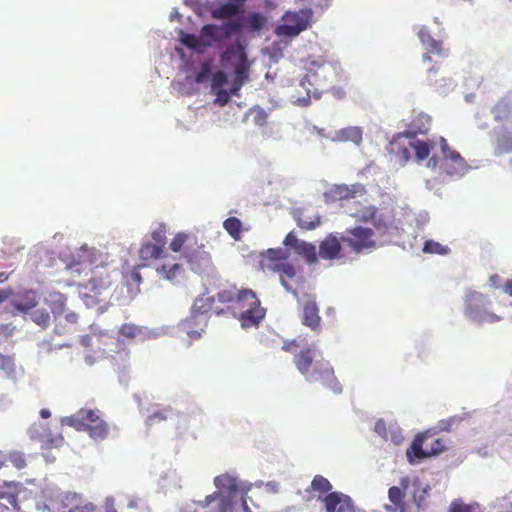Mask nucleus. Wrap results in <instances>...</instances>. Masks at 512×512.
<instances>
[{
	"instance_id": "nucleus-1",
	"label": "nucleus",
	"mask_w": 512,
	"mask_h": 512,
	"mask_svg": "<svg viewBox=\"0 0 512 512\" xmlns=\"http://www.w3.org/2000/svg\"><path fill=\"white\" fill-rule=\"evenodd\" d=\"M293 363L308 382H320L334 393H341L342 387L335 377L333 367L328 360L322 357L317 359L314 348L302 349L294 355Z\"/></svg>"
},
{
	"instance_id": "nucleus-2",
	"label": "nucleus",
	"mask_w": 512,
	"mask_h": 512,
	"mask_svg": "<svg viewBox=\"0 0 512 512\" xmlns=\"http://www.w3.org/2000/svg\"><path fill=\"white\" fill-rule=\"evenodd\" d=\"M169 247L173 252H180L189 268L195 273H204L212 268L210 253L205 250V245L193 233H177Z\"/></svg>"
},
{
	"instance_id": "nucleus-3",
	"label": "nucleus",
	"mask_w": 512,
	"mask_h": 512,
	"mask_svg": "<svg viewBox=\"0 0 512 512\" xmlns=\"http://www.w3.org/2000/svg\"><path fill=\"white\" fill-rule=\"evenodd\" d=\"M64 423L77 431L87 432L97 441L106 439L109 434V425L103 420L98 409L81 408L75 414L66 417Z\"/></svg>"
},
{
	"instance_id": "nucleus-4",
	"label": "nucleus",
	"mask_w": 512,
	"mask_h": 512,
	"mask_svg": "<svg viewBox=\"0 0 512 512\" xmlns=\"http://www.w3.org/2000/svg\"><path fill=\"white\" fill-rule=\"evenodd\" d=\"M234 312L239 313V321L244 328L257 327L266 315L256 293L249 288L239 290Z\"/></svg>"
},
{
	"instance_id": "nucleus-5",
	"label": "nucleus",
	"mask_w": 512,
	"mask_h": 512,
	"mask_svg": "<svg viewBox=\"0 0 512 512\" xmlns=\"http://www.w3.org/2000/svg\"><path fill=\"white\" fill-rule=\"evenodd\" d=\"M215 313L221 315L225 313V309L216 303L214 296H199L191 307L190 316L184 321L183 326L191 337H199L200 332L193 330L194 325H198L200 330H204L207 325V315Z\"/></svg>"
},
{
	"instance_id": "nucleus-6",
	"label": "nucleus",
	"mask_w": 512,
	"mask_h": 512,
	"mask_svg": "<svg viewBox=\"0 0 512 512\" xmlns=\"http://www.w3.org/2000/svg\"><path fill=\"white\" fill-rule=\"evenodd\" d=\"M113 283L111 272L107 267L96 268L87 283L80 286V296L88 307L103 301L102 294Z\"/></svg>"
},
{
	"instance_id": "nucleus-7",
	"label": "nucleus",
	"mask_w": 512,
	"mask_h": 512,
	"mask_svg": "<svg viewBox=\"0 0 512 512\" xmlns=\"http://www.w3.org/2000/svg\"><path fill=\"white\" fill-rule=\"evenodd\" d=\"M490 301L487 296L469 291L465 296L464 314L472 321L478 323H494L501 318L489 310Z\"/></svg>"
},
{
	"instance_id": "nucleus-8",
	"label": "nucleus",
	"mask_w": 512,
	"mask_h": 512,
	"mask_svg": "<svg viewBox=\"0 0 512 512\" xmlns=\"http://www.w3.org/2000/svg\"><path fill=\"white\" fill-rule=\"evenodd\" d=\"M234 503L232 495L219 491L206 496L204 501L187 503L180 512H233Z\"/></svg>"
},
{
	"instance_id": "nucleus-9",
	"label": "nucleus",
	"mask_w": 512,
	"mask_h": 512,
	"mask_svg": "<svg viewBox=\"0 0 512 512\" xmlns=\"http://www.w3.org/2000/svg\"><path fill=\"white\" fill-rule=\"evenodd\" d=\"M311 9H300L298 11H287L283 17V23L276 27L275 34L278 37L293 38L306 30L312 18Z\"/></svg>"
},
{
	"instance_id": "nucleus-10",
	"label": "nucleus",
	"mask_w": 512,
	"mask_h": 512,
	"mask_svg": "<svg viewBox=\"0 0 512 512\" xmlns=\"http://www.w3.org/2000/svg\"><path fill=\"white\" fill-rule=\"evenodd\" d=\"M438 143L442 152L441 168L442 170L451 176H462L468 169L469 165L461 154L453 150L447 140L440 136L438 137Z\"/></svg>"
},
{
	"instance_id": "nucleus-11",
	"label": "nucleus",
	"mask_w": 512,
	"mask_h": 512,
	"mask_svg": "<svg viewBox=\"0 0 512 512\" xmlns=\"http://www.w3.org/2000/svg\"><path fill=\"white\" fill-rule=\"evenodd\" d=\"M242 25L238 20L225 22L223 25L206 24L200 30V40L204 46L221 42L241 31Z\"/></svg>"
},
{
	"instance_id": "nucleus-12",
	"label": "nucleus",
	"mask_w": 512,
	"mask_h": 512,
	"mask_svg": "<svg viewBox=\"0 0 512 512\" xmlns=\"http://www.w3.org/2000/svg\"><path fill=\"white\" fill-rule=\"evenodd\" d=\"M341 241L347 244L350 249L357 254L375 248L376 246L374 231L370 228L360 226L346 229L341 236Z\"/></svg>"
},
{
	"instance_id": "nucleus-13",
	"label": "nucleus",
	"mask_w": 512,
	"mask_h": 512,
	"mask_svg": "<svg viewBox=\"0 0 512 512\" xmlns=\"http://www.w3.org/2000/svg\"><path fill=\"white\" fill-rule=\"evenodd\" d=\"M490 143L497 157L512 153V125H497L491 131Z\"/></svg>"
},
{
	"instance_id": "nucleus-14",
	"label": "nucleus",
	"mask_w": 512,
	"mask_h": 512,
	"mask_svg": "<svg viewBox=\"0 0 512 512\" xmlns=\"http://www.w3.org/2000/svg\"><path fill=\"white\" fill-rule=\"evenodd\" d=\"M366 193L365 186L361 183L351 185L334 184L325 193L326 202H336L355 198Z\"/></svg>"
},
{
	"instance_id": "nucleus-15",
	"label": "nucleus",
	"mask_w": 512,
	"mask_h": 512,
	"mask_svg": "<svg viewBox=\"0 0 512 512\" xmlns=\"http://www.w3.org/2000/svg\"><path fill=\"white\" fill-rule=\"evenodd\" d=\"M432 438L429 431L418 434L412 441L410 447L406 451V456L410 464H414L418 460L428 458V441Z\"/></svg>"
},
{
	"instance_id": "nucleus-16",
	"label": "nucleus",
	"mask_w": 512,
	"mask_h": 512,
	"mask_svg": "<svg viewBox=\"0 0 512 512\" xmlns=\"http://www.w3.org/2000/svg\"><path fill=\"white\" fill-rule=\"evenodd\" d=\"M301 322L313 331L320 330L321 317L319 315V307L313 297L307 296L303 302Z\"/></svg>"
},
{
	"instance_id": "nucleus-17",
	"label": "nucleus",
	"mask_w": 512,
	"mask_h": 512,
	"mask_svg": "<svg viewBox=\"0 0 512 512\" xmlns=\"http://www.w3.org/2000/svg\"><path fill=\"white\" fill-rule=\"evenodd\" d=\"M491 114L498 125H508V123L512 125V93L501 97L491 108Z\"/></svg>"
},
{
	"instance_id": "nucleus-18",
	"label": "nucleus",
	"mask_w": 512,
	"mask_h": 512,
	"mask_svg": "<svg viewBox=\"0 0 512 512\" xmlns=\"http://www.w3.org/2000/svg\"><path fill=\"white\" fill-rule=\"evenodd\" d=\"M288 258L287 251L281 248H271L261 253L259 264L263 271L275 272L280 264H283Z\"/></svg>"
},
{
	"instance_id": "nucleus-19",
	"label": "nucleus",
	"mask_w": 512,
	"mask_h": 512,
	"mask_svg": "<svg viewBox=\"0 0 512 512\" xmlns=\"http://www.w3.org/2000/svg\"><path fill=\"white\" fill-rule=\"evenodd\" d=\"M321 501L326 512H349L352 509L350 497L341 492H330Z\"/></svg>"
},
{
	"instance_id": "nucleus-20",
	"label": "nucleus",
	"mask_w": 512,
	"mask_h": 512,
	"mask_svg": "<svg viewBox=\"0 0 512 512\" xmlns=\"http://www.w3.org/2000/svg\"><path fill=\"white\" fill-rule=\"evenodd\" d=\"M409 484L410 479L408 477H402L400 479V487L392 486L389 488L388 498L390 502L393 504V508L387 507V511L396 512L400 510L402 512L404 510V498Z\"/></svg>"
},
{
	"instance_id": "nucleus-21",
	"label": "nucleus",
	"mask_w": 512,
	"mask_h": 512,
	"mask_svg": "<svg viewBox=\"0 0 512 512\" xmlns=\"http://www.w3.org/2000/svg\"><path fill=\"white\" fill-rule=\"evenodd\" d=\"M341 239L329 234L319 246V255L322 259L332 260L341 257Z\"/></svg>"
},
{
	"instance_id": "nucleus-22",
	"label": "nucleus",
	"mask_w": 512,
	"mask_h": 512,
	"mask_svg": "<svg viewBox=\"0 0 512 512\" xmlns=\"http://www.w3.org/2000/svg\"><path fill=\"white\" fill-rule=\"evenodd\" d=\"M431 118L427 115L420 114L414 118L409 127L400 136H405L408 139L417 138L418 134H426L430 129Z\"/></svg>"
},
{
	"instance_id": "nucleus-23",
	"label": "nucleus",
	"mask_w": 512,
	"mask_h": 512,
	"mask_svg": "<svg viewBox=\"0 0 512 512\" xmlns=\"http://www.w3.org/2000/svg\"><path fill=\"white\" fill-rule=\"evenodd\" d=\"M247 61L245 49L240 44L229 46L221 55V64L223 67L236 66V63Z\"/></svg>"
},
{
	"instance_id": "nucleus-24",
	"label": "nucleus",
	"mask_w": 512,
	"mask_h": 512,
	"mask_svg": "<svg viewBox=\"0 0 512 512\" xmlns=\"http://www.w3.org/2000/svg\"><path fill=\"white\" fill-rule=\"evenodd\" d=\"M439 144L437 139H427L420 140L417 138L409 139V146L414 150L415 157L418 162L426 160L431 150L435 148V146Z\"/></svg>"
},
{
	"instance_id": "nucleus-25",
	"label": "nucleus",
	"mask_w": 512,
	"mask_h": 512,
	"mask_svg": "<svg viewBox=\"0 0 512 512\" xmlns=\"http://www.w3.org/2000/svg\"><path fill=\"white\" fill-rule=\"evenodd\" d=\"M239 290L235 285L221 289L215 297L216 303L225 309V312L235 310Z\"/></svg>"
},
{
	"instance_id": "nucleus-26",
	"label": "nucleus",
	"mask_w": 512,
	"mask_h": 512,
	"mask_svg": "<svg viewBox=\"0 0 512 512\" xmlns=\"http://www.w3.org/2000/svg\"><path fill=\"white\" fill-rule=\"evenodd\" d=\"M230 2L220 5L211 11L214 19L224 20L237 15L244 0H229Z\"/></svg>"
},
{
	"instance_id": "nucleus-27",
	"label": "nucleus",
	"mask_w": 512,
	"mask_h": 512,
	"mask_svg": "<svg viewBox=\"0 0 512 512\" xmlns=\"http://www.w3.org/2000/svg\"><path fill=\"white\" fill-rule=\"evenodd\" d=\"M139 257L142 261L146 262L144 265H149L150 261L166 258V255L164 249L159 245L152 242H144L139 249Z\"/></svg>"
},
{
	"instance_id": "nucleus-28",
	"label": "nucleus",
	"mask_w": 512,
	"mask_h": 512,
	"mask_svg": "<svg viewBox=\"0 0 512 512\" xmlns=\"http://www.w3.org/2000/svg\"><path fill=\"white\" fill-rule=\"evenodd\" d=\"M37 304V293L34 290H26L20 293L13 301V306L25 313L35 308Z\"/></svg>"
},
{
	"instance_id": "nucleus-29",
	"label": "nucleus",
	"mask_w": 512,
	"mask_h": 512,
	"mask_svg": "<svg viewBox=\"0 0 512 512\" xmlns=\"http://www.w3.org/2000/svg\"><path fill=\"white\" fill-rule=\"evenodd\" d=\"M214 484L219 490H226L228 492L226 495L236 497L239 489V480L236 477L223 474L215 477Z\"/></svg>"
},
{
	"instance_id": "nucleus-30",
	"label": "nucleus",
	"mask_w": 512,
	"mask_h": 512,
	"mask_svg": "<svg viewBox=\"0 0 512 512\" xmlns=\"http://www.w3.org/2000/svg\"><path fill=\"white\" fill-rule=\"evenodd\" d=\"M274 273H277L279 275L280 282L287 291L292 292L294 295H297V292L293 290L290 284L288 283L289 280H292L296 276V269L293 264L287 262L286 260L284 261L283 264H280V266Z\"/></svg>"
},
{
	"instance_id": "nucleus-31",
	"label": "nucleus",
	"mask_w": 512,
	"mask_h": 512,
	"mask_svg": "<svg viewBox=\"0 0 512 512\" xmlns=\"http://www.w3.org/2000/svg\"><path fill=\"white\" fill-rule=\"evenodd\" d=\"M67 297L60 292H51L46 298V304L55 317L62 315L65 311Z\"/></svg>"
},
{
	"instance_id": "nucleus-32",
	"label": "nucleus",
	"mask_w": 512,
	"mask_h": 512,
	"mask_svg": "<svg viewBox=\"0 0 512 512\" xmlns=\"http://www.w3.org/2000/svg\"><path fill=\"white\" fill-rule=\"evenodd\" d=\"M404 136H400V133L393 139V141L390 142V152L392 154H395L396 157L399 158V161L403 164L407 163L410 158V146L401 144L400 140Z\"/></svg>"
},
{
	"instance_id": "nucleus-33",
	"label": "nucleus",
	"mask_w": 512,
	"mask_h": 512,
	"mask_svg": "<svg viewBox=\"0 0 512 512\" xmlns=\"http://www.w3.org/2000/svg\"><path fill=\"white\" fill-rule=\"evenodd\" d=\"M156 272L161 278L168 281H174L184 272V269L183 266L179 263H165L156 267Z\"/></svg>"
},
{
	"instance_id": "nucleus-34",
	"label": "nucleus",
	"mask_w": 512,
	"mask_h": 512,
	"mask_svg": "<svg viewBox=\"0 0 512 512\" xmlns=\"http://www.w3.org/2000/svg\"><path fill=\"white\" fill-rule=\"evenodd\" d=\"M332 490V484L330 481L322 475H315L310 484L311 492H318V499L321 500L324 494L330 493Z\"/></svg>"
},
{
	"instance_id": "nucleus-35",
	"label": "nucleus",
	"mask_w": 512,
	"mask_h": 512,
	"mask_svg": "<svg viewBox=\"0 0 512 512\" xmlns=\"http://www.w3.org/2000/svg\"><path fill=\"white\" fill-rule=\"evenodd\" d=\"M376 214H377L376 207H374L372 205L364 206V205H360V203H358V205L354 208V210L350 212V215L352 217L358 219L359 221H363V222H369V221L374 220Z\"/></svg>"
},
{
	"instance_id": "nucleus-36",
	"label": "nucleus",
	"mask_w": 512,
	"mask_h": 512,
	"mask_svg": "<svg viewBox=\"0 0 512 512\" xmlns=\"http://www.w3.org/2000/svg\"><path fill=\"white\" fill-rule=\"evenodd\" d=\"M363 132L359 127H347L338 132V138L342 141H350L356 145L362 142Z\"/></svg>"
},
{
	"instance_id": "nucleus-37",
	"label": "nucleus",
	"mask_w": 512,
	"mask_h": 512,
	"mask_svg": "<svg viewBox=\"0 0 512 512\" xmlns=\"http://www.w3.org/2000/svg\"><path fill=\"white\" fill-rule=\"evenodd\" d=\"M226 232L235 240L241 238L242 222L236 217H229L223 222Z\"/></svg>"
},
{
	"instance_id": "nucleus-38",
	"label": "nucleus",
	"mask_w": 512,
	"mask_h": 512,
	"mask_svg": "<svg viewBox=\"0 0 512 512\" xmlns=\"http://www.w3.org/2000/svg\"><path fill=\"white\" fill-rule=\"evenodd\" d=\"M0 373L11 378L15 374V358L13 355H5L0 353Z\"/></svg>"
},
{
	"instance_id": "nucleus-39",
	"label": "nucleus",
	"mask_w": 512,
	"mask_h": 512,
	"mask_svg": "<svg viewBox=\"0 0 512 512\" xmlns=\"http://www.w3.org/2000/svg\"><path fill=\"white\" fill-rule=\"evenodd\" d=\"M296 251L303 256L309 264L317 261L316 247L312 243L302 241Z\"/></svg>"
},
{
	"instance_id": "nucleus-40",
	"label": "nucleus",
	"mask_w": 512,
	"mask_h": 512,
	"mask_svg": "<svg viewBox=\"0 0 512 512\" xmlns=\"http://www.w3.org/2000/svg\"><path fill=\"white\" fill-rule=\"evenodd\" d=\"M424 47L427 50V52L424 53L422 56L423 62L431 61L430 54H436L439 56H443V54H444L442 42L438 41L436 39H433L430 43H428Z\"/></svg>"
},
{
	"instance_id": "nucleus-41",
	"label": "nucleus",
	"mask_w": 512,
	"mask_h": 512,
	"mask_svg": "<svg viewBox=\"0 0 512 512\" xmlns=\"http://www.w3.org/2000/svg\"><path fill=\"white\" fill-rule=\"evenodd\" d=\"M31 319L34 323L42 328H46L50 325V314L45 309H39L32 313Z\"/></svg>"
},
{
	"instance_id": "nucleus-42",
	"label": "nucleus",
	"mask_w": 512,
	"mask_h": 512,
	"mask_svg": "<svg viewBox=\"0 0 512 512\" xmlns=\"http://www.w3.org/2000/svg\"><path fill=\"white\" fill-rule=\"evenodd\" d=\"M447 449V441L442 438L433 439L430 443L428 442V453L429 457L436 456Z\"/></svg>"
},
{
	"instance_id": "nucleus-43",
	"label": "nucleus",
	"mask_w": 512,
	"mask_h": 512,
	"mask_svg": "<svg viewBox=\"0 0 512 512\" xmlns=\"http://www.w3.org/2000/svg\"><path fill=\"white\" fill-rule=\"evenodd\" d=\"M423 251L425 253H430V254L445 255L448 253L449 249L447 247L441 245L438 242H435L433 240H427L424 243Z\"/></svg>"
},
{
	"instance_id": "nucleus-44",
	"label": "nucleus",
	"mask_w": 512,
	"mask_h": 512,
	"mask_svg": "<svg viewBox=\"0 0 512 512\" xmlns=\"http://www.w3.org/2000/svg\"><path fill=\"white\" fill-rule=\"evenodd\" d=\"M151 237L154 241L153 244L159 245L163 249L166 245V225L161 223L158 227L152 231Z\"/></svg>"
},
{
	"instance_id": "nucleus-45",
	"label": "nucleus",
	"mask_w": 512,
	"mask_h": 512,
	"mask_svg": "<svg viewBox=\"0 0 512 512\" xmlns=\"http://www.w3.org/2000/svg\"><path fill=\"white\" fill-rule=\"evenodd\" d=\"M6 462L10 463L17 469H23L26 466V459L23 453L13 451L7 454Z\"/></svg>"
},
{
	"instance_id": "nucleus-46",
	"label": "nucleus",
	"mask_w": 512,
	"mask_h": 512,
	"mask_svg": "<svg viewBox=\"0 0 512 512\" xmlns=\"http://www.w3.org/2000/svg\"><path fill=\"white\" fill-rule=\"evenodd\" d=\"M171 412L172 409L170 407H166L159 411H155L147 417V424L153 425L156 422L165 421L168 419Z\"/></svg>"
},
{
	"instance_id": "nucleus-47",
	"label": "nucleus",
	"mask_w": 512,
	"mask_h": 512,
	"mask_svg": "<svg viewBox=\"0 0 512 512\" xmlns=\"http://www.w3.org/2000/svg\"><path fill=\"white\" fill-rule=\"evenodd\" d=\"M247 24L248 27L253 30L257 31L262 29L265 23V18L259 14V13H252L247 17Z\"/></svg>"
},
{
	"instance_id": "nucleus-48",
	"label": "nucleus",
	"mask_w": 512,
	"mask_h": 512,
	"mask_svg": "<svg viewBox=\"0 0 512 512\" xmlns=\"http://www.w3.org/2000/svg\"><path fill=\"white\" fill-rule=\"evenodd\" d=\"M248 69V60L242 63H236V66H234L235 79L245 82L248 78Z\"/></svg>"
},
{
	"instance_id": "nucleus-49",
	"label": "nucleus",
	"mask_w": 512,
	"mask_h": 512,
	"mask_svg": "<svg viewBox=\"0 0 512 512\" xmlns=\"http://www.w3.org/2000/svg\"><path fill=\"white\" fill-rule=\"evenodd\" d=\"M119 332L125 338L133 339L140 333V330L133 324H123Z\"/></svg>"
},
{
	"instance_id": "nucleus-50",
	"label": "nucleus",
	"mask_w": 512,
	"mask_h": 512,
	"mask_svg": "<svg viewBox=\"0 0 512 512\" xmlns=\"http://www.w3.org/2000/svg\"><path fill=\"white\" fill-rule=\"evenodd\" d=\"M181 42L188 48L196 49L200 44L201 40L200 37L197 38L193 34H183L181 37Z\"/></svg>"
},
{
	"instance_id": "nucleus-51",
	"label": "nucleus",
	"mask_w": 512,
	"mask_h": 512,
	"mask_svg": "<svg viewBox=\"0 0 512 512\" xmlns=\"http://www.w3.org/2000/svg\"><path fill=\"white\" fill-rule=\"evenodd\" d=\"M211 73V65L208 62H204L201 65L200 71L196 74L195 81L197 83L204 82Z\"/></svg>"
},
{
	"instance_id": "nucleus-52",
	"label": "nucleus",
	"mask_w": 512,
	"mask_h": 512,
	"mask_svg": "<svg viewBox=\"0 0 512 512\" xmlns=\"http://www.w3.org/2000/svg\"><path fill=\"white\" fill-rule=\"evenodd\" d=\"M212 88L216 89L221 87L227 82V76L223 71H217L212 75Z\"/></svg>"
},
{
	"instance_id": "nucleus-53",
	"label": "nucleus",
	"mask_w": 512,
	"mask_h": 512,
	"mask_svg": "<svg viewBox=\"0 0 512 512\" xmlns=\"http://www.w3.org/2000/svg\"><path fill=\"white\" fill-rule=\"evenodd\" d=\"M96 506L91 502H86L82 505H76L69 509L68 512H95Z\"/></svg>"
},
{
	"instance_id": "nucleus-54",
	"label": "nucleus",
	"mask_w": 512,
	"mask_h": 512,
	"mask_svg": "<svg viewBox=\"0 0 512 512\" xmlns=\"http://www.w3.org/2000/svg\"><path fill=\"white\" fill-rule=\"evenodd\" d=\"M319 224H320V218L319 217H316L315 220H313V221H307V220H304V219H299V221H298V225L302 229H306V230L315 229L317 226H319Z\"/></svg>"
},
{
	"instance_id": "nucleus-55",
	"label": "nucleus",
	"mask_w": 512,
	"mask_h": 512,
	"mask_svg": "<svg viewBox=\"0 0 512 512\" xmlns=\"http://www.w3.org/2000/svg\"><path fill=\"white\" fill-rule=\"evenodd\" d=\"M302 241L298 240V238L292 233H288L284 239V244L286 246H290V247H293L297 250V248L299 247V245L301 244Z\"/></svg>"
},
{
	"instance_id": "nucleus-56",
	"label": "nucleus",
	"mask_w": 512,
	"mask_h": 512,
	"mask_svg": "<svg viewBox=\"0 0 512 512\" xmlns=\"http://www.w3.org/2000/svg\"><path fill=\"white\" fill-rule=\"evenodd\" d=\"M418 36H419L421 43L424 46L427 45L428 43H430L434 39L426 27H422L419 30Z\"/></svg>"
},
{
	"instance_id": "nucleus-57",
	"label": "nucleus",
	"mask_w": 512,
	"mask_h": 512,
	"mask_svg": "<svg viewBox=\"0 0 512 512\" xmlns=\"http://www.w3.org/2000/svg\"><path fill=\"white\" fill-rule=\"evenodd\" d=\"M449 512H472L470 506L460 503L452 502L449 508Z\"/></svg>"
},
{
	"instance_id": "nucleus-58",
	"label": "nucleus",
	"mask_w": 512,
	"mask_h": 512,
	"mask_svg": "<svg viewBox=\"0 0 512 512\" xmlns=\"http://www.w3.org/2000/svg\"><path fill=\"white\" fill-rule=\"evenodd\" d=\"M230 92L225 89H219L217 91V99L216 101L219 102L221 105H225L230 100Z\"/></svg>"
},
{
	"instance_id": "nucleus-59",
	"label": "nucleus",
	"mask_w": 512,
	"mask_h": 512,
	"mask_svg": "<svg viewBox=\"0 0 512 512\" xmlns=\"http://www.w3.org/2000/svg\"><path fill=\"white\" fill-rule=\"evenodd\" d=\"M300 345L297 340L285 341L283 343L282 349L286 352L294 353Z\"/></svg>"
},
{
	"instance_id": "nucleus-60",
	"label": "nucleus",
	"mask_w": 512,
	"mask_h": 512,
	"mask_svg": "<svg viewBox=\"0 0 512 512\" xmlns=\"http://www.w3.org/2000/svg\"><path fill=\"white\" fill-rule=\"evenodd\" d=\"M255 112V123L258 125H264L267 119V114L262 109L254 110Z\"/></svg>"
},
{
	"instance_id": "nucleus-61",
	"label": "nucleus",
	"mask_w": 512,
	"mask_h": 512,
	"mask_svg": "<svg viewBox=\"0 0 512 512\" xmlns=\"http://www.w3.org/2000/svg\"><path fill=\"white\" fill-rule=\"evenodd\" d=\"M251 492H252V494H255V492H253V491H251ZM252 496L253 495H248V493H246L245 495H242V494L240 495L241 505L243 506V509L245 512H252L247 503V500H250L253 503Z\"/></svg>"
},
{
	"instance_id": "nucleus-62",
	"label": "nucleus",
	"mask_w": 512,
	"mask_h": 512,
	"mask_svg": "<svg viewBox=\"0 0 512 512\" xmlns=\"http://www.w3.org/2000/svg\"><path fill=\"white\" fill-rule=\"evenodd\" d=\"M374 430H375V432H377L379 435H381V436H385V435H386V424H385L384 420H382V419L378 420V421L375 423Z\"/></svg>"
},
{
	"instance_id": "nucleus-63",
	"label": "nucleus",
	"mask_w": 512,
	"mask_h": 512,
	"mask_svg": "<svg viewBox=\"0 0 512 512\" xmlns=\"http://www.w3.org/2000/svg\"><path fill=\"white\" fill-rule=\"evenodd\" d=\"M244 84V82L242 81H239L237 79H234L233 81V84H232V87L230 89V94L231 95H238V92L239 90L241 89L242 85Z\"/></svg>"
},
{
	"instance_id": "nucleus-64",
	"label": "nucleus",
	"mask_w": 512,
	"mask_h": 512,
	"mask_svg": "<svg viewBox=\"0 0 512 512\" xmlns=\"http://www.w3.org/2000/svg\"><path fill=\"white\" fill-rule=\"evenodd\" d=\"M503 288L505 293L512 297V278L505 283Z\"/></svg>"
}]
</instances>
